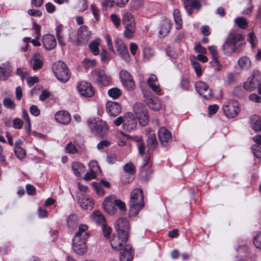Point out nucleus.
<instances>
[{"label":"nucleus","mask_w":261,"mask_h":261,"mask_svg":"<svg viewBox=\"0 0 261 261\" xmlns=\"http://www.w3.org/2000/svg\"><path fill=\"white\" fill-rule=\"evenodd\" d=\"M90 171L98 174L100 173V169L99 165L96 161H91L89 164Z\"/></svg>","instance_id":"46"},{"label":"nucleus","mask_w":261,"mask_h":261,"mask_svg":"<svg viewBox=\"0 0 261 261\" xmlns=\"http://www.w3.org/2000/svg\"><path fill=\"white\" fill-rule=\"evenodd\" d=\"M170 29L169 21L167 19H164L161 21L159 35L161 37H164L169 33Z\"/></svg>","instance_id":"28"},{"label":"nucleus","mask_w":261,"mask_h":261,"mask_svg":"<svg viewBox=\"0 0 261 261\" xmlns=\"http://www.w3.org/2000/svg\"><path fill=\"white\" fill-rule=\"evenodd\" d=\"M123 170L129 175H134L136 172L135 167L132 163L126 164L123 167Z\"/></svg>","instance_id":"44"},{"label":"nucleus","mask_w":261,"mask_h":261,"mask_svg":"<svg viewBox=\"0 0 261 261\" xmlns=\"http://www.w3.org/2000/svg\"><path fill=\"white\" fill-rule=\"evenodd\" d=\"M120 57L126 62L130 60V56L128 50H116Z\"/></svg>","instance_id":"48"},{"label":"nucleus","mask_w":261,"mask_h":261,"mask_svg":"<svg viewBox=\"0 0 261 261\" xmlns=\"http://www.w3.org/2000/svg\"><path fill=\"white\" fill-rule=\"evenodd\" d=\"M117 54L115 50H101L100 54V59L102 62H107L111 58L112 54Z\"/></svg>","instance_id":"37"},{"label":"nucleus","mask_w":261,"mask_h":261,"mask_svg":"<svg viewBox=\"0 0 261 261\" xmlns=\"http://www.w3.org/2000/svg\"><path fill=\"white\" fill-rule=\"evenodd\" d=\"M115 207H118L121 211H125V204L120 199L116 198L115 196Z\"/></svg>","instance_id":"55"},{"label":"nucleus","mask_w":261,"mask_h":261,"mask_svg":"<svg viewBox=\"0 0 261 261\" xmlns=\"http://www.w3.org/2000/svg\"><path fill=\"white\" fill-rule=\"evenodd\" d=\"M88 227L87 225L82 224L80 225L78 231L75 233L74 237H77L78 238H85L89 237V233L86 231Z\"/></svg>","instance_id":"35"},{"label":"nucleus","mask_w":261,"mask_h":261,"mask_svg":"<svg viewBox=\"0 0 261 261\" xmlns=\"http://www.w3.org/2000/svg\"><path fill=\"white\" fill-rule=\"evenodd\" d=\"M12 69L9 62H5L0 64V81H6L11 75Z\"/></svg>","instance_id":"19"},{"label":"nucleus","mask_w":261,"mask_h":261,"mask_svg":"<svg viewBox=\"0 0 261 261\" xmlns=\"http://www.w3.org/2000/svg\"><path fill=\"white\" fill-rule=\"evenodd\" d=\"M91 32L86 25L81 26L77 32V40L79 44H86L91 37Z\"/></svg>","instance_id":"14"},{"label":"nucleus","mask_w":261,"mask_h":261,"mask_svg":"<svg viewBox=\"0 0 261 261\" xmlns=\"http://www.w3.org/2000/svg\"><path fill=\"white\" fill-rule=\"evenodd\" d=\"M247 1L249 5V6L242 12V13L244 15L250 14L252 12L254 8L251 0H247Z\"/></svg>","instance_id":"58"},{"label":"nucleus","mask_w":261,"mask_h":261,"mask_svg":"<svg viewBox=\"0 0 261 261\" xmlns=\"http://www.w3.org/2000/svg\"><path fill=\"white\" fill-rule=\"evenodd\" d=\"M114 226L116 233L113 234L111 246L114 250L120 251L126 245L128 238L129 222L127 219L121 218L115 221Z\"/></svg>","instance_id":"1"},{"label":"nucleus","mask_w":261,"mask_h":261,"mask_svg":"<svg viewBox=\"0 0 261 261\" xmlns=\"http://www.w3.org/2000/svg\"><path fill=\"white\" fill-rule=\"evenodd\" d=\"M129 137L133 141L136 142L140 154L142 155H144L145 153V145L144 143L142 141V137L140 136H130Z\"/></svg>","instance_id":"26"},{"label":"nucleus","mask_w":261,"mask_h":261,"mask_svg":"<svg viewBox=\"0 0 261 261\" xmlns=\"http://www.w3.org/2000/svg\"><path fill=\"white\" fill-rule=\"evenodd\" d=\"M88 125L92 133L98 137H105L108 133V126L101 119L90 118L88 120Z\"/></svg>","instance_id":"2"},{"label":"nucleus","mask_w":261,"mask_h":261,"mask_svg":"<svg viewBox=\"0 0 261 261\" xmlns=\"http://www.w3.org/2000/svg\"><path fill=\"white\" fill-rule=\"evenodd\" d=\"M222 109L225 115L227 118H234L238 114L239 104L237 101L229 100L224 103Z\"/></svg>","instance_id":"8"},{"label":"nucleus","mask_w":261,"mask_h":261,"mask_svg":"<svg viewBox=\"0 0 261 261\" xmlns=\"http://www.w3.org/2000/svg\"><path fill=\"white\" fill-rule=\"evenodd\" d=\"M129 206L132 211H138L144 206L143 191L140 189H136L130 194Z\"/></svg>","instance_id":"4"},{"label":"nucleus","mask_w":261,"mask_h":261,"mask_svg":"<svg viewBox=\"0 0 261 261\" xmlns=\"http://www.w3.org/2000/svg\"><path fill=\"white\" fill-rule=\"evenodd\" d=\"M76 7L79 11L83 12L87 9L88 6L86 0H78Z\"/></svg>","instance_id":"45"},{"label":"nucleus","mask_w":261,"mask_h":261,"mask_svg":"<svg viewBox=\"0 0 261 261\" xmlns=\"http://www.w3.org/2000/svg\"><path fill=\"white\" fill-rule=\"evenodd\" d=\"M128 91H133L135 88V82L133 79L122 83Z\"/></svg>","instance_id":"51"},{"label":"nucleus","mask_w":261,"mask_h":261,"mask_svg":"<svg viewBox=\"0 0 261 261\" xmlns=\"http://www.w3.org/2000/svg\"><path fill=\"white\" fill-rule=\"evenodd\" d=\"M79 223L78 217L76 215L71 214L69 216L67 220V225L68 228L73 230L75 228Z\"/></svg>","instance_id":"32"},{"label":"nucleus","mask_w":261,"mask_h":261,"mask_svg":"<svg viewBox=\"0 0 261 261\" xmlns=\"http://www.w3.org/2000/svg\"><path fill=\"white\" fill-rule=\"evenodd\" d=\"M253 244L257 248H261V232L258 233L254 238Z\"/></svg>","instance_id":"60"},{"label":"nucleus","mask_w":261,"mask_h":261,"mask_svg":"<svg viewBox=\"0 0 261 261\" xmlns=\"http://www.w3.org/2000/svg\"><path fill=\"white\" fill-rule=\"evenodd\" d=\"M91 79L95 84L99 86H106L111 81V77L105 74L103 70H95L91 72Z\"/></svg>","instance_id":"9"},{"label":"nucleus","mask_w":261,"mask_h":261,"mask_svg":"<svg viewBox=\"0 0 261 261\" xmlns=\"http://www.w3.org/2000/svg\"><path fill=\"white\" fill-rule=\"evenodd\" d=\"M250 100L257 103L261 102V96L255 93H252L249 96Z\"/></svg>","instance_id":"64"},{"label":"nucleus","mask_w":261,"mask_h":261,"mask_svg":"<svg viewBox=\"0 0 261 261\" xmlns=\"http://www.w3.org/2000/svg\"><path fill=\"white\" fill-rule=\"evenodd\" d=\"M252 127L255 132L261 131V117H255L254 121L252 123Z\"/></svg>","instance_id":"47"},{"label":"nucleus","mask_w":261,"mask_h":261,"mask_svg":"<svg viewBox=\"0 0 261 261\" xmlns=\"http://www.w3.org/2000/svg\"><path fill=\"white\" fill-rule=\"evenodd\" d=\"M150 160V156L148 155H147L143 159V167L141 168V175L142 177L144 178H147L149 174V173H146V169L149 164Z\"/></svg>","instance_id":"38"},{"label":"nucleus","mask_w":261,"mask_h":261,"mask_svg":"<svg viewBox=\"0 0 261 261\" xmlns=\"http://www.w3.org/2000/svg\"><path fill=\"white\" fill-rule=\"evenodd\" d=\"M122 24L124 26L136 25L135 19L131 13L126 12L124 14L122 18Z\"/></svg>","instance_id":"34"},{"label":"nucleus","mask_w":261,"mask_h":261,"mask_svg":"<svg viewBox=\"0 0 261 261\" xmlns=\"http://www.w3.org/2000/svg\"><path fill=\"white\" fill-rule=\"evenodd\" d=\"M93 220L97 224L103 225L105 224L106 220L103 215L99 211L94 212L92 215Z\"/></svg>","instance_id":"36"},{"label":"nucleus","mask_w":261,"mask_h":261,"mask_svg":"<svg viewBox=\"0 0 261 261\" xmlns=\"http://www.w3.org/2000/svg\"><path fill=\"white\" fill-rule=\"evenodd\" d=\"M42 43L45 49H54L57 44L55 36L51 34H46L43 36Z\"/></svg>","instance_id":"23"},{"label":"nucleus","mask_w":261,"mask_h":261,"mask_svg":"<svg viewBox=\"0 0 261 261\" xmlns=\"http://www.w3.org/2000/svg\"><path fill=\"white\" fill-rule=\"evenodd\" d=\"M212 57L211 63L215 67L217 71H220L222 68V65L218 60V55L217 50H210Z\"/></svg>","instance_id":"30"},{"label":"nucleus","mask_w":261,"mask_h":261,"mask_svg":"<svg viewBox=\"0 0 261 261\" xmlns=\"http://www.w3.org/2000/svg\"><path fill=\"white\" fill-rule=\"evenodd\" d=\"M239 67L243 70L247 71L250 69L251 61L247 57H242L238 60Z\"/></svg>","instance_id":"29"},{"label":"nucleus","mask_w":261,"mask_h":261,"mask_svg":"<svg viewBox=\"0 0 261 261\" xmlns=\"http://www.w3.org/2000/svg\"><path fill=\"white\" fill-rule=\"evenodd\" d=\"M144 101L148 107L154 111H159L161 104L158 98L151 95L144 94Z\"/></svg>","instance_id":"16"},{"label":"nucleus","mask_w":261,"mask_h":261,"mask_svg":"<svg viewBox=\"0 0 261 261\" xmlns=\"http://www.w3.org/2000/svg\"><path fill=\"white\" fill-rule=\"evenodd\" d=\"M173 16L175 23L176 25V29L180 30L182 28V22L180 15V12L178 9H175L174 10Z\"/></svg>","instance_id":"39"},{"label":"nucleus","mask_w":261,"mask_h":261,"mask_svg":"<svg viewBox=\"0 0 261 261\" xmlns=\"http://www.w3.org/2000/svg\"><path fill=\"white\" fill-rule=\"evenodd\" d=\"M190 60L191 63V65L194 68L196 75L198 76H200L202 74L201 67L198 62H197V59L195 56H191L190 58Z\"/></svg>","instance_id":"33"},{"label":"nucleus","mask_w":261,"mask_h":261,"mask_svg":"<svg viewBox=\"0 0 261 261\" xmlns=\"http://www.w3.org/2000/svg\"><path fill=\"white\" fill-rule=\"evenodd\" d=\"M90 8L96 21H98L99 19V11L97 6L94 4H92L91 5Z\"/></svg>","instance_id":"57"},{"label":"nucleus","mask_w":261,"mask_h":261,"mask_svg":"<svg viewBox=\"0 0 261 261\" xmlns=\"http://www.w3.org/2000/svg\"><path fill=\"white\" fill-rule=\"evenodd\" d=\"M120 253L121 261H131L134 257V252L132 247L129 245L124 246Z\"/></svg>","instance_id":"22"},{"label":"nucleus","mask_w":261,"mask_h":261,"mask_svg":"<svg viewBox=\"0 0 261 261\" xmlns=\"http://www.w3.org/2000/svg\"><path fill=\"white\" fill-rule=\"evenodd\" d=\"M236 23L241 29H246L248 27V22L247 20L243 17H237L234 20Z\"/></svg>","instance_id":"43"},{"label":"nucleus","mask_w":261,"mask_h":261,"mask_svg":"<svg viewBox=\"0 0 261 261\" xmlns=\"http://www.w3.org/2000/svg\"><path fill=\"white\" fill-rule=\"evenodd\" d=\"M252 150L255 156L259 158L261 157V147L255 144L252 146Z\"/></svg>","instance_id":"56"},{"label":"nucleus","mask_w":261,"mask_h":261,"mask_svg":"<svg viewBox=\"0 0 261 261\" xmlns=\"http://www.w3.org/2000/svg\"><path fill=\"white\" fill-rule=\"evenodd\" d=\"M137 125V121L132 113L128 112L124 115L123 128L127 132H130L134 130Z\"/></svg>","instance_id":"15"},{"label":"nucleus","mask_w":261,"mask_h":261,"mask_svg":"<svg viewBox=\"0 0 261 261\" xmlns=\"http://www.w3.org/2000/svg\"><path fill=\"white\" fill-rule=\"evenodd\" d=\"M77 88L80 94L84 96L90 97L94 95V90L91 84L86 81H81L77 85Z\"/></svg>","instance_id":"11"},{"label":"nucleus","mask_w":261,"mask_h":261,"mask_svg":"<svg viewBox=\"0 0 261 261\" xmlns=\"http://www.w3.org/2000/svg\"><path fill=\"white\" fill-rule=\"evenodd\" d=\"M85 238L74 237L72 239V248L74 251L77 254H84L87 249Z\"/></svg>","instance_id":"12"},{"label":"nucleus","mask_w":261,"mask_h":261,"mask_svg":"<svg viewBox=\"0 0 261 261\" xmlns=\"http://www.w3.org/2000/svg\"><path fill=\"white\" fill-rule=\"evenodd\" d=\"M261 82V73L258 70H254L247 80L244 82L243 88L250 92L255 89Z\"/></svg>","instance_id":"6"},{"label":"nucleus","mask_w":261,"mask_h":261,"mask_svg":"<svg viewBox=\"0 0 261 261\" xmlns=\"http://www.w3.org/2000/svg\"><path fill=\"white\" fill-rule=\"evenodd\" d=\"M120 77L122 83L133 79L130 74L124 70H122L120 72Z\"/></svg>","instance_id":"49"},{"label":"nucleus","mask_w":261,"mask_h":261,"mask_svg":"<svg viewBox=\"0 0 261 261\" xmlns=\"http://www.w3.org/2000/svg\"><path fill=\"white\" fill-rule=\"evenodd\" d=\"M108 95L113 99H116L121 94V90L118 88H112L109 90Z\"/></svg>","instance_id":"42"},{"label":"nucleus","mask_w":261,"mask_h":261,"mask_svg":"<svg viewBox=\"0 0 261 261\" xmlns=\"http://www.w3.org/2000/svg\"><path fill=\"white\" fill-rule=\"evenodd\" d=\"M14 151L16 156L19 160L24 159L26 156L25 150L21 147H15Z\"/></svg>","instance_id":"41"},{"label":"nucleus","mask_w":261,"mask_h":261,"mask_svg":"<svg viewBox=\"0 0 261 261\" xmlns=\"http://www.w3.org/2000/svg\"><path fill=\"white\" fill-rule=\"evenodd\" d=\"M55 119L58 123L67 125L70 122L71 116L67 111H60L55 114Z\"/></svg>","instance_id":"18"},{"label":"nucleus","mask_w":261,"mask_h":261,"mask_svg":"<svg viewBox=\"0 0 261 261\" xmlns=\"http://www.w3.org/2000/svg\"><path fill=\"white\" fill-rule=\"evenodd\" d=\"M102 230L104 237L106 239L109 238L112 232L111 227L105 224L102 225Z\"/></svg>","instance_id":"54"},{"label":"nucleus","mask_w":261,"mask_h":261,"mask_svg":"<svg viewBox=\"0 0 261 261\" xmlns=\"http://www.w3.org/2000/svg\"><path fill=\"white\" fill-rule=\"evenodd\" d=\"M158 136L161 145L163 147H168L172 142L171 133L165 127H162L159 129Z\"/></svg>","instance_id":"13"},{"label":"nucleus","mask_w":261,"mask_h":261,"mask_svg":"<svg viewBox=\"0 0 261 261\" xmlns=\"http://www.w3.org/2000/svg\"><path fill=\"white\" fill-rule=\"evenodd\" d=\"M100 43L101 40L99 38H96L89 44V49H98L99 45Z\"/></svg>","instance_id":"59"},{"label":"nucleus","mask_w":261,"mask_h":261,"mask_svg":"<svg viewBox=\"0 0 261 261\" xmlns=\"http://www.w3.org/2000/svg\"><path fill=\"white\" fill-rule=\"evenodd\" d=\"M80 206L85 210H92L93 207L94 202L90 197L87 195H82V197H79Z\"/></svg>","instance_id":"24"},{"label":"nucleus","mask_w":261,"mask_h":261,"mask_svg":"<svg viewBox=\"0 0 261 261\" xmlns=\"http://www.w3.org/2000/svg\"><path fill=\"white\" fill-rule=\"evenodd\" d=\"M4 106L11 110H14L15 108V104L13 101L9 98H5L3 101Z\"/></svg>","instance_id":"50"},{"label":"nucleus","mask_w":261,"mask_h":261,"mask_svg":"<svg viewBox=\"0 0 261 261\" xmlns=\"http://www.w3.org/2000/svg\"><path fill=\"white\" fill-rule=\"evenodd\" d=\"M66 150L69 153L74 154L77 152V149L71 142H69L66 146Z\"/></svg>","instance_id":"53"},{"label":"nucleus","mask_w":261,"mask_h":261,"mask_svg":"<svg viewBox=\"0 0 261 261\" xmlns=\"http://www.w3.org/2000/svg\"><path fill=\"white\" fill-rule=\"evenodd\" d=\"M16 74L20 76L22 81H23L24 79L28 75V71L27 69L24 68H18L16 71Z\"/></svg>","instance_id":"52"},{"label":"nucleus","mask_w":261,"mask_h":261,"mask_svg":"<svg viewBox=\"0 0 261 261\" xmlns=\"http://www.w3.org/2000/svg\"><path fill=\"white\" fill-rule=\"evenodd\" d=\"M134 112L142 126H145L148 122L149 116L145 106L141 102H136L133 106Z\"/></svg>","instance_id":"5"},{"label":"nucleus","mask_w":261,"mask_h":261,"mask_svg":"<svg viewBox=\"0 0 261 261\" xmlns=\"http://www.w3.org/2000/svg\"><path fill=\"white\" fill-rule=\"evenodd\" d=\"M148 84L154 92L159 95L160 94L161 89L160 88L157 79L154 75H151L149 76L148 80Z\"/></svg>","instance_id":"27"},{"label":"nucleus","mask_w":261,"mask_h":261,"mask_svg":"<svg viewBox=\"0 0 261 261\" xmlns=\"http://www.w3.org/2000/svg\"><path fill=\"white\" fill-rule=\"evenodd\" d=\"M115 196L111 195L107 197L102 203L104 210L110 215H114L116 212L117 208L115 206Z\"/></svg>","instance_id":"17"},{"label":"nucleus","mask_w":261,"mask_h":261,"mask_svg":"<svg viewBox=\"0 0 261 261\" xmlns=\"http://www.w3.org/2000/svg\"><path fill=\"white\" fill-rule=\"evenodd\" d=\"M106 111L110 116L115 117L120 113L121 109L118 103L108 101L106 104Z\"/></svg>","instance_id":"20"},{"label":"nucleus","mask_w":261,"mask_h":261,"mask_svg":"<svg viewBox=\"0 0 261 261\" xmlns=\"http://www.w3.org/2000/svg\"><path fill=\"white\" fill-rule=\"evenodd\" d=\"M94 188L97 193V194L101 196H102L105 194V192L103 188L101 187L100 184L94 183Z\"/></svg>","instance_id":"62"},{"label":"nucleus","mask_w":261,"mask_h":261,"mask_svg":"<svg viewBox=\"0 0 261 261\" xmlns=\"http://www.w3.org/2000/svg\"><path fill=\"white\" fill-rule=\"evenodd\" d=\"M125 28V31H124V36L127 39L133 37L134 34L136 32V25H128L124 26Z\"/></svg>","instance_id":"40"},{"label":"nucleus","mask_w":261,"mask_h":261,"mask_svg":"<svg viewBox=\"0 0 261 261\" xmlns=\"http://www.w3.org/2000/svg\"><path fill=\"white\" fill-rule=\"evenodd\" d=\"M146 143L149 150H154L158 146L155 133L149 130L147 133Z\"/></svg>","instance_id":"21"},{"label":"nucleus","mask_w":261,"mask_h":261,"mask_svg":"<svg viewBox=\"0 0 261 261\" xmlns=\"http://www.w3.org/2000/svg\"><path fill=\"white\" fill-rule=\"evenodd\" d=\"M52 70L56 78L63 83L67 82L70 77V73L67 65L62 61L54 63Z\"/></svg>","instance_id":"3"},{"label":"nucleus","mask_w":261,"mask_h":261,"mask_svg":"<svg viewBox=\"0 0 261 261\" xmlns=\"http://www.w3.org/2000/svg\"><path fill=\"white\" fill-rule=\"evenodd\" d=\"M131 6L134 9H137L143 5V0H133L130 3Z\"/></svg>","instance_id":"63"},{"label":"nucleus","mask_w":261,"mask_h":261,"mask_svg":"<svg viewBox=\"0 0 261 261\" xmlns=\"http://www.w3.org/2000/svg\"><path fill=\"white\" fill-rule=\"evenodd\" d=\"M243 37L239 33H231L228 35L227 38L226 39L223 44V48L236 49L237 47H241L243 41Z\"/></svg>","instance_id":"7"},{"label":"nucleus","mask_w":261,"mask_h":261,"mask_svg":"<svg viewBox=\"0 0 261 261\" xmlns=\"http://www.w3.org/2000/svg\"><path fill=\"white\" fill-rule=\"evenodd\" d=\"M71 168L75 176H81V173L85 171V167L83 165L77 162H73L71 164Z\"/></svg>","instance_id":"31"},{"label":"nucleus","mask_w":261,"mask_h":261,"mask_svg":"<svg viewBox=\"0 0 261 261\" xmlns=\"http://www.w3.org/2000/svg\"><path fill=\"white\" fill-rule=\"evenodd\" d=\"M115 43L117 49H126V46L121 39L116 38L115 40Z\"/></svg>","instance_id":"61"},{"label":"nucleus","mask_w":261,"mask_h":261,"mask_svg":"<svg viewBox=\"0 0 261 261\" xmlns=\"http://www.w3.org/2000/svg\"><path fill=\"white\" fill-rule=\"evenodd\" d=\"M195 88L197 92L204 99L210 100L213 99V93L211 89L209 88L205 83L202 81H198L195 84Z\"/></svg>","instance_id":"10"},{"label":"nucleus","mask_w":261,"mask_h":261,"mask_svg":"<svg viewBox=\"0 0 261 261\" xmlns=\"http://www.w3.org/2000/svg\"><path fill=\"white\" fill-rule=\"evenodd\" d=\"M31 64L34 70L40 69L43 65L42 57L38 53L34 54L31 61Z\"/></svg>","instance_id":"25"}]
</instances>
